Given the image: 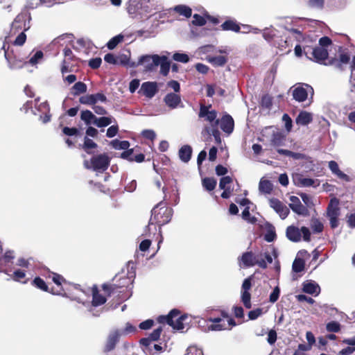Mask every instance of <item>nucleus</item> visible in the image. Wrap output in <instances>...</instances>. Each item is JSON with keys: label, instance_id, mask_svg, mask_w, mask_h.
Instances as JSON below:
<instances>
[{"label": "nucleus", "instance_id": "54", "mask_svg": "<svg viewBox=\"0 0 355 355\" xmlns=\"http://www.w3.org/2000/svg\"><path fill=\"white\" fill-rule=\"evenodd\" d=\"M276 35V31L273 28H266L263 31V38L270 42Z\"/></svg>", "mask_w": 355, "mask_h": 355}, {"label": "nucleus", "instance_id": "24", "mask_svg": "<svg viewBox=\"0 0 355 355\" xmlns=\"http://www.w3.org/2000/svg\"><path fill=\"white\" fill-rule=\"evenodd\" d=\"M178 154L181 161L187 163L191 159L192 148L189 145H184L180 148Z\"/></svg>", "mask_w": 355, "mask_h": 355}, {"label": "nucleus", "instance_id": "60", "mask_svg": "<svg viewBox=\"0 0 355 355\" xmlns=\"http://www.w3.org/2000/svg\"><path fill=\"white\" fill-rule=\"evenodd\" d=\"M280 294V289L278 286H276L272 292L270 293L269 300L271 303H275L277 301Z\"/></svg>", "mask_w": 355, "mask_h": 355}, {"label": "nucleus", "instance_id": "22", "mask_svg": "<svg viewBox=\"0 0 355 355\" xmlns=\"http://www.w3.org/2000/svg\"><path fill=\"white\" fill-rule=\"evenodd\" d=\"M286 234V237L293 242H298L301 240L300 229L295 226H288Z\"/></svg>", "mask_w": 355, "mask_h": 355}, {"label": "nucleus", "instance_id": "12", "mask_svg": "<svg viewBox=\"0 0 355 355\" xmlns=\"http://www.w3.org/2000/svg\"><path fill=\"white\" fill-rule=\"evenodd\" d=\"M107 101V97L103 93H96L94 94H87L81 96L79 102L83 105H95L98 102L105 103Z\"/></svg>", "mask_w": 355, "mask_h": 355}, {"label": "nucleus", "instance_id": "32", "mask_svg": "<svg viewBox=\"0 0 355 355\" xmlns=\"http://www.w3.org/2000/svg\"><path fill=\"white\" fill-rule=\"evenodd\" d=\"M113 118L112 116H101L96 119V121H93V124L98 128H103L109 125L112 123Z\"/></svg>", "mask_w": 355, "mask_h": 355}, {"label": "nucleus", "instance_id": "48", "mask_svg": "<svg viewBox=\"0 0 355 355\" xmlns=\"http://www.w3.org/2000/svg\"><path fill=\"white\" fill-rule=\"evenodd\" d=\"M202 184L207 190L212 191L216 185V181L214 178H207L202 180Z\"/></svg>", "mask_w": 355, "mask_h": 355}, {"label": "nucleus", "instance_id": "43", "mask_svg": "<svg viewBox=\"0 0 355 355\" xmlns=\"http://www.w3.org/2000/svg\"><path fill=\"white\" fill-rule=\"evenodd\" d=\"M293 270L295 272H300L304 268V261L302 259L296 258L292 266Z\"/></svg>", "mask_w": 355, "mask_h": 355}, {"label": "nucleus", "instance_id": "28", "mask_svg": "<svg viewBox=\"0 0 355 355\" xmlns=\"http://www.w3.org/2000/svg\"><path fill=\"white\" fill-rule=\"evenodd\" d=\"M207 133L209 135H212L214 137L215 141L217 144H221L220 132L218 128L210 129L209 127H205L202 130V134Z\"/></svg>", "mask_w": 355, "mask_h": 355}, {"label": "nucleus", "instance_id": "46", "mask_svg": "<svg viewBox=\"0 0 355 355\" xmlns=\"http://www.w3.org/2000/svg\"><path fill=\"white\" fill-rule=\"evenodd\" d=\"M251 295L249 291H241V302L246 309H250L251 304Z\"/></svg>", "mask_w": 355, "mask_h": 355}, {"label": "nucleus", "instance_id": "40", "mask_svg": "<svg viewBox=\"0 0 355 355\" xmlns=\"http://www.w3.org/2000/svg\"><path fill=\"white\" fill-rule=\"evenodd\" d=\"M225 329H230V328H228L227 327V324H225V322H223V323H218V324L213 323L210 325H208L207 328L205 329V331H223V330H225Z\"/></svg>", "mask_w": 355, "mask_h": 355}, {"label": "nucleus", "instance_id": "11", "mask_svg": "<svg viewBox=\"0 0 355 355\" xmlns=\"http://www.w3.org/2000/svg\"><path fill=\"white\" fill-rule=\"evenodd\" d=\"M163 101L171 110L184 107L180 95L173 92L168 93L164 97Z\"/></svg>", "mask_w": 355, "mask_h": 355}, {"label": "nucleus", "instance_id": "35", "mask_svg": "<svg viewBox=\"0 0 355 355\" xmlns=\"http://www.w3.org/2000/svg\"><path fill=\"white\" fill-rule=\"evenodd\" d=\"M44 60V53L42 51H37L35 53L34 55H33L31 58L29 59L28 62H27L28 64H31L32 66H36L37 64L42 62Z\"/></svg>", "mask_w": 355, "mask_h": 355}, {"label": "nucleus", "instance_id": "38", "mask_svg": "<svg viewBox=\"0 0 355 355\" xmlns=\"http://www.w3.org/2000/svg\"><path fill=\"white\" fill-rule=\"evenodd\" d=\"M272 189V185L269 180H261L259 185V190L263 193H269Z\"/></svg>", "mask_w": 355, "mask_h": 355}, {"label": "nucleus", "instance_id": "19", "mask_svg": "<svg viewBox=\"0 0 355 355\" xmlns=\"http://www.w3.org/2000/svg\"><path fill=\"white\" fill-rule=\"evenodd\" d=\"M294 182L296 184L301 187H317L319 186L320 182L318 180L305 178L302 175H297L294 178Z\"/></svg>", "mask_w": 355, "mask_h": 355}, {"label": "nucleus", "instance_id": "64", "mask_svg": "<svg viewBox=\"0 0 355 355\" xmlns=\"http://www.w3.org/2000/svg\"><path fill=\"white\" fill-rule=\"evenodd\" d=\"M25 31L21 32L15 39L14 42V44L17 46H21L23 45L26 40V35L24 33Z\"/></svg>", "mask_w": 355, "mask_h": 355}, {"label": "nucleus", "instance_id": "15", "mask_svg": "<svg viewBox=\"0 0 355 355\" xmlns=\"http://www.w3.org/2000/svg\"><path fill=\"white\" fill-rule=\"evenodd\" d=\"M220 129L227 135L231 134L234 130V122L232 117L230 114H225L219 119V125Z\"/></svg>", "mask_w": 355, "mask_h": 355}, {"label": "nucleus", "instance_id": "39", "mask_svg": "<svg viewBox=\"0 0 355 355\" xmlns=\"http://www.w3.org/2000/svg\"><path fill=\"white\" fill-rule=\"evenodd\" d=\"M284 141V136L280 132H276L272 135L271 144L275 146H282Z\"/></svg>", "mask_w": 355, "mask_h": 355}, {"label": "nucleus", "instance_id": "17", "mask_svg": "<svg viewBox=\"0 0 355 355\" xmlns=\"http://www.w3.org/2000/svg\"><path fill=\"white\" fill-rule=\"evenodd\" d=\"M270 205L282 219H285L290 212L289 209L282 201H270Z\"/></svg>", "mask_w": 355, "mask_h": 355}, {"label": "nucleus", "instance_id": "50", "mask_svg": "<svg viewBox=\"0 0 355 355\" xmlns=\"http://www.w3.org/2000/svg\"><path fill=\"white\" fill-rule=\"evenodd\" d=\"M232 182V178L230 176L223 177L219 182V187L220 189H230V184Z\"/></svg>", "mask_w": 355, "mask_h": 355}, {"label": "nucleus", "instance_id": "41", "mask_svg": "<svg viewBox=\"0 0 355 355\" xmlns=\"http://www.w3.org/2000/svg\"><path fill=\"white\" fill-rule=\"evenodd\" d=\"M123 35L122 34L117 35L113 37L107 44L109 49H114L118 44L123 41Z\"/></svg>", "mask_w": 355, "mask_h": 355}, {"label": "nucleus", "instance_id": "16", "mask_svg": "<svg viewBox=\"0 0 355 355\" xmlns=\"http://www.w3.org/2000/svg\"><path fill=\"white\" fill-rule=\"evenodd\" d=\"M240 205L241 207H244V209L242 211V218L247 222L254 224L257 223V219L255 216H251L250 214V209L251 206H253V203L252 201H239Z\"/></svg>", "mask_w": 355, "mask_h": 355}, {"label": "nucleus", "instance_id": "47", "mask_svg": "<svg viewBox=\"0 0 355 355\" xmlns=\"http://www.w3.org/2000/svg\"><path fill=\"white\" fill-rule=\"evenodd\" d=\"M286 35L288 37H293L298 41L302 40L303 37L302 32L300 30L295 28L287 29Z\"/></svg>", "mask_w": 355, "mask_h": 355}, {"label": "nucleus", "instance_id": "10", "mask_svg": "<svg viewBox=\"0 0 355 355\" xmlns=\"http://www.w3.org/2000/svg\"><path fill=\"white\" fill-rule=\"evenodd\" d=\"M313 204L312 201H292L289 204L290 208L293 212L303 216L309 214V209L312 208Z\"/></svg>", "mask_w": 355, "mask_h": 355}, {"label": "nucleus", "instance_id": "30", "mask_svg": "<svg viewBox=\"0 0 355 355\" xmlns=\"http://www.w3.org/2000/svg\"><path fill=\"white\" fill-rule=\"evenodd\" d=\"M173 10L187 18L190 17L192 14L191 8L185 5H178L175 6Z\"/></svg>", "mask_w": 355, "mask_h": 355}, {"label": "nucleus", "instance_id": "6", "mask_svg": "<svg viewBox=\"0 0 355 355\" xmlns=\"http://www.w3.org/2000/svg\"><path fill=\"white\" fill-rule=\"evenodd\" d=\"M211 105H205L201 104L198 113L199 118H204L209 123L208 126L210 129L218 127L219 119H217V112L214 110H210Z\"/></svg>", "mask_w": 355, "mask_h": 355}, {"label": "nucleus", "instance_id": "52", "mask_svg": "<svg viewBox=\"0 0 355 355\" xmlns=\"http://www.w3.org/2000/svg\"><path fill=\"white\" fill-rule=\"evenodd\" d=\"M326 329L329 332L337 333L340 330V324L338 322L331 321L327 324Z\"/></svg>", "mask_w": 355, "mask_h": 355}, {"label": "nucleus", "instance_id": "21", "mask_svg": "<svg viewBox=\"0 0 355 355\" xmlns=\"http://www.w3.org/2000/svg\"><path fill=\"white\" fill-rule=\"evenodd\" d=\"M329 168L333 174L345 182H349L350 178L339 169L338 164L335 161L329 162Z\"/></svg>", "mask_w": 355, "mask_h": 355}, {"label": "nucleus", "instance_id": "36", "mask_svg": "<svg viewBox=\"0 0 355 355\" xmlns=\"http://www.w3.org/2000/svg\"><path fill=\"white\" fill-rule=\"evenodd\" d=\"M110 145L116 150H127L130 146V143L128 141L114 139L110 142Z\"/></svg>", "mask_w": 355, "mask_h": 355}, {"label": "nucleus", "instance_id": "27", "mask_svg": "<svg viewBox=\"0 0 355 355\" xmlns=\"http://www.w3.org/2000/svg\"><path fill=\"white\" fill-rule=\"evenodd\" d=\"M221 28L223 31H232L236 33L240 32L239 25L234 20H227L222 24Z\"/></svg>", "mask_w": 355, "mask_h": 355}, {"label": "nucleus", "instance_id": "42", "mask_svg": "<svg viewBox=\"0 0 355 355\" xmlns=\"http://www.w3.org/2000/svg\"><path fill=\"white\" fill-rule=\"evenodd\" d=\"M311 227L314 233H320L323 230V224L317 218H312Z\"/></svg>", "mask_w": 355, "mask_h": 355}, {"label": "nucleus", "instance_id": "44", "mask_svg": "<svg viewBox=\"0 0 355 355\" xmlns=\"http://www.w3.org/2000/svg\"><path fill=\"white\" fill-rule=\"evenodd\" d=\"M73 89L75 90L73 95L76 96L79 94H83L87 92V85L83 82H77L73 86Z\"/></svg>", "mask_w": 355, "mask_h": 355}, {"label": "nucleus", "instance_id": "8", "mask_svg": "<svg viewBox=\"0 0 355 355\" xmlns=\"http://www.w3.org/2000/svg\"><path fill=\"white\" fill-rule=\"evenodd\" d=\"M159 61H160V56L157 54L144 55L139 58V64H141L146 71H153L156 67L159 66Z\"/></svg>", "mask_w": 355, "mask_h": 355}, {"label": "nucleus", "instance_id": "62", "mask_svg": "<svg viewBox=\"0 0 355 355\" xmlns=\"http://www.w3.org/2000/svg\"><path fill=\"white\" fill-rule=\"evenodd\" d=\"M162 331V328L161 327L157 328L153 331V332L148 336V337L150 338L151 341H156L159 338Z\"/></svg>", "mask_w": 355, "mask_h": 355}, {"label": "nucleus", "instance_id": "58", "mask_svg": "<svg viewBox=\"0 0 355 355\" xmlns=\"http://www.w3.org/2000/svg\"><path fill=\"white\" fill-rule=\"evenodd\" d=\"M193 18L192 23L196 26H203L206 24V19L200 15L194 14Z\"/></svg>", "mask_w": 355, "mask_h": 355}, {"label": "nucleus", "instance_id": "59", "mask_svg": "<svg viewBox=\"0 0 355 355\" xmlns=\"http://www.w3.org/2000/svg\"><path fill=\"white\" fill-rule=\"evenodd\" d=\"M89 44V42L83 38L78 39L76 44L73 45V49L80 51L81 48H84Z\"/></svg>", "mask_w": 355, "mask_h": 355}, {"label": "nucleus", "instance_id": "31", "mask_svg": "<svg viewBox=\"0 0 355 355\" xmlns=\"http://www.w3.org/2000/svg\"><path fill=\"white\" fill-rule=\"evenodd\" d=\"M80 119L87 125L93 124V121H96V116L89 110H84L81 112Z\"/></svg>", "mask_w": 355, "mask_h": 355}, {"label": "nucleus", "instance_id": "29", "mask_svg": "<svg viewBox=\"0 0 355 355\" xmlns=\"http://www.w3.org/2000/svg\"><path fill=\"white\" fill-rule=\"evenodd\" d=\"M160 66V73L166 76L168 75L170 70V62L165 55L160 56V61H159Z\"/></svg>", "mask_w": 355, "mask_h": 355}, {"label": "nucleus", "instance_id": "23", "mask_svg": "<svg viewBox=\"0 0 355 355\" xmlns=\"http://www.w3.org/2000/svg\"><path fill=\"white\" fill-rule=\"evenodd\" d=\"M302 290L304 293L318 295L320 292V288L318 284L314 282H306L303 284Z\"/></svg>", "mask_w": 355, "mask_h": 355}, {"label": "nucleus", "instance_id": "55", "mask_svg": "<svg viewBox=\"0 0 355 355\" xmlns=\"http://www.w3.org/2000/svg\"><path fill=\"white\" fill-rule=\"evenodd\" d=\"M97 146V144L91 139L85 137V141L83 144V148L88 153H90L88 150L92 148H95Z\"/></svg>", "mask_w": 355, "mask_h": 355}, {"label": "nucleus", "instance_id": "37", "mask_svg": "<svg viewBox=\"0 0 355 355\" xmlns=\"http://www.w3.org/2000/svg\"><path fill=\"white\" fill-rule=\"evenodd\" d=\"M150 0H140L139 2V7L137 8V12L139 14L150 13L151 12V6L149 5Z\"/></svg>", "mask_w": 355, "mask_h": 355}, {"label": "nucleus", "instance_id": "5", "mask_svg": "<svg viewBox=\"0 0 355 355\" xmlns=\"http://www.w3.org/2000/svg\"><path fill=\"white\" fill-rule=\"evenodd\" d=\"M31 13L27 10H23L14 19L11 24V31L15 33L19 30L26 31L31 28Z\"/></svg>", "mask_w": 355, "mask_h": 355}, {"label": "nucleus", "instance_id": "61", "mask_svg": "<svg viewBox=\"0 0 355 355\" xmlns=\"http://www.w3.org/2000/svg\"><path fill=\"white\" fill-rule=\"evenodd\" d=\"M263 313L262 309L257 308L256 309L252 310L248 313V318L250 320H256Z\"/></svg>", "mask_w": 355, "mask_h": 355}, {"label": "nucleus", "instance_id": "56", "mask_svg": "<svg viewBox=\"0 0 355 355\" xmlns=\"http://www.w3.org/2000/svg\"><path fill=\"white\" fill-rule=\"evenodd\" d=\"M261 105L263 107L270 109L272 106V97L268 94L263 96Z\"/></svg>", "mask_w": 355, "mask_h": 355}, {"label": "nucleus", "instance_id": "14", "mask_svg": "<svg viewBox=\"0 0 355 355\" xmlns=\"http://www.w3.org/2000/svg\"><path fill=\"white\" fill-rule=\"evenodd\" d=\"M158 92L157 83L156 82L144 83L139 91L148 98H152Z\"/></svg>", "mask_w": 355, "mask_h": 355}, {"label": "nucleus", "instance_id": "45", "mask_svg": "<svg viewBox=\"0 0 355 355\" xmlns=\"http://www.w3.org/2000/svg\"><path fill=\"white\" fill-rule=\"evenodd\" d=\"M307 5L311 8L322 10L324 6V0H309Z\"/></svg>", "mask_w": 355, "mask_h": 355}, {"label": "nucleus", "instance_id": "18", "mask_svg": "<svg viewBox=\"0 0 355 355\" xmlns=\"http://www.w3.org/2000/svg\"><path fill=\"white\" fill-rule=\"evenodd\" d=\"M158 23L155 22L148 28H144L136 32L138 37H144V38L154 37L157 33Z\"/></svg>", "mask_w": 355, "mask_h": 355}, {"label": "nucleus", "instance_id": "51", "mask_svg": "<svg viewBox=\"0 0 355 355\" xmlns=\"http://www.w3.org/2000/svg\"><path fill=\"white\" fill-rule=\"evenodd\" d=\"M173 59L175 61L182 62V63H187L189 61V55L186 53H175L173 55Z\"/></svg>", "mask_w": 355, "mask_h": 355}, {"label": "nucleus", "instance_id": "13", "mask_svg": "<svg viewBox=\"0 0 355 355\" xmlns=\"http://www.w3.org/2000/svg\"><path fill=\"white\" fill-rule=\"evenodd\" d=\"M122 336V333L119 329L112 330L107 338L106 344L105 345L104 351L110 352L113 350L116 346V344L119 342L120 337Z\"/></svg>", "mask_w": 355, "mask_h": 355}, {"label": "nucleus", "instance_id": "26", "mask_svg": "<svg viewBox=\"0 0 355 355\" xmlns=\"http://www.w3.org/2000/svg\"><path fill=\"white\" fill-rule=\"evenodd\" d=\"M312 115L307 112H301L296 118V123L299 125H306L312 121Z\"/></svg>", "mask_w": 355, "mask_h": 355}, {"label": "nucleus", "instance_id": "4", "mask_svg": "<svg viewBox=\"0 0 355 355\" xmlns=\"http://www.w3.org/2000/svg\"><path fill=\"white\" fill-rule=\"evenodd\" d=\"M110 163V157L107 153L99 154L93 156L89 163L85 162V166L87 168H91L94 171L104 172L106 171Z\"/></svg>", "mask_w": 355, "mask_h": 355}, {"label": "nucleus", "instance_id": "34", "mask_svg": "<svg viewBox=\"0 0 355 355\" xmlns=\"http://www.w3.org/2000/svg\"><path fill=\"white\" fill-rule=\"evenodd\" d=\"M106 302V298L102 295L99 294L98 290L96 288L93 291L92 305L98 306L103 304Z\"/></svg>", "mask_w": 355, "mask_h": 355}, {"label": "nucleus", "instance_id": "63", "mask_svg": "<svg viewBox=\"0 0 355 355\" xmlns=\"http://www.w3.org/2000/svg\"><path fill=\"white\" fill-rule=\"evenodd\" d=\"M167 86L174 91L173 93L177 94L180 91V85L177 80H173L168 81Z\"/></svg>", "mask_w": 355, "mask_h": 355}, {"label": "nucleus", "instance_id": "49", "mask_svg": "<svg viewBox=\"0 0 355 355\" xmlns=\"http://www.w3.org/2000/svg\"><path fill=\"white\" fill-rule=\"evenodd\" d=\"M276 239V234L275 227L273 226H270L266 231L264 235V239L267 242H272Z\"/></svg>", "mask_w": 355, "mask_h": 355}, {"label": "nucleus", "instance_id": "9", "mask_svg": "<svg viewBox=\"0 0 355 355\" xmlns=\"http://www.w3.org/2000/svg\"><path fill=\"white\" fill-rule=\"evenodd\" d=\"M2 49L4 50L5 58L10 69H19L28 64L27 62H24L22 59L17 58L12 50L10 52L8 50H6V44H3Z\"/></svg>", "mask_w": 355, "mask_h": 355}, {"label": "nucleus", "instance_id": "53", "mask_svg": "<svg viewBox=\"0 0 355 355\" xmlns=\"http://www.w3.org/2000/svg\"><path fill=\"white\" fill-rule=\"evenodd\" d=\"M33 284L37 288L44 291H48V286L46 284L45 282L40 277H35L33 281Z\"/></svg>", "mask_w": 355, "mask_h": 355}, {"label": "nucleus", "instance_id": "7", "mask_svg": "<svg viewBox=\"0 0 355 355\" xmlns=\"http://www.w3.org/2000/svg\"><path fill=\"white\" fill-rule=\"evenodd\" d=\"M293 99L297 102H304L307 99L309 94H313L311 86L307 84L299 83L291 88Z\"/></svg>", "mask_w": 355, "mask_h": 355}, {"label": "nucleus", "instance_id": "1", "mask_svg": "<svg viewBox=\"0 0 355 355\" xmlns=\"http://www.w3.org/2000/svg\"><path fill=\"white\" fill-rule=\"evenodd\" d=\"M180 311L177 309H172L166 315H159L157 322L160 324H168L176 330H184L188 328L189 323L187 322L188 315L184 314L180 315Z\"/></svg>", "mask_w": 355, "mask_h": 355}, {"label": "nucleus", "instance_id": "20", "mask_svg": "<svg viewBox=\"0 0 355 355\" xmlns=\"http://www.w3.org/2000/svg\"><path fill=\"white\" fill-rule=\"evenodd\" d=\"M311 54L314 60L319 63H323L328 58V51L325 48L316 46L311 50Z\"/></svg>", "mask_w": 355, "mask_h": 355}, {"label": "nucleus", "instance_id": "25", "mask_svg": "<svg viewBox=\"0 0 355 355\" xmlns=\"http://www.w3.org/2000/svg\"><path fill=\"white\" fill-rule=\"evenodd\" d=\"M339 201H330L327 207L329 218H338L340 215Z\"/></svg>", "mask_w": 355, "mask_h": 355}, {"label": "nucleus", "instance_id": "33", "mask_svg": "<svg viewBox=\"0 0 355 355\" xmlns=\"http://www.w3.org/2000/svg\"><path fill=\"white\" fill-rule=\"evenodd\" d=\"M208 61L216 67H223L224 66L227 60L223 55H217V56H209L208 58Z\"/></svg>", "mask_w": 355, "mask_h": 355}, {"label": "nucleus", "instance_id": "3", "mask_svg": "<svg viewBox=\"0 0 355 355\" xmlns=\"http://www.w3.org/2000/svg\"><path fill=\"white\" fill-rule=\"evenodd\" d=\"M238 260L245 268H250L257 265L261 268L265 269L267 268V262L262 257V254L259 253L255 254L252 251L245 252L238 258Z\"/></svg>", "mask_w": 355, "mask_h": 355}, {"label": "nucleus", "instance_id": "2", "mask_svg": "<svg viewBox=\"0 0 355 355\" xmlns=\"http://www.w3.org/2000/svg\"><path fill=\"white\" fill-rule=\"evenodd\" d=\"M173 209L167 203V201H159L151 211V219L154 220L159 225H163L171 220Z\"/></svg>", "mask_w": 355, "mask_h": 355}, {"label": "nucleus", "instance_id": "57", "mask_svg": "<svg viewBox=\"0 0 355 355\" xmlns=\"http://www.w3.org/2000/svg\"><path fill=\"white\" fill-rule=\"evenodd\" d=\"M15 258L13 251H7L2 258L0 259V264L3 262L5 263L10 262Z\"/></svg>", "mask_w": 355, "mask_h": 355}]
</instances>
